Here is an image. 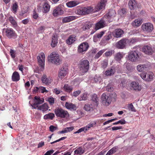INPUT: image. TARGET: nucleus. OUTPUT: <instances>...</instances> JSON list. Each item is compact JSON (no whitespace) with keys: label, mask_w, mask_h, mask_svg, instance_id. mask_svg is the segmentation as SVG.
Masks as SVG:
<instances>
[{"label":"nucleus","mask_w":155,"mask_h":155,"mask_svg":"<svg viewBox=\"0 0 155 155\" xmlns=\"http://www.w3.org/2000/svg\"><path fill=\"white\" fill-rule=\"evenodd\" d=\"M89 64V61L87 60H82L79 61L78 65L81 75H83L87 72L90 67Z\"/></svg>","instance_id":"obj_1"},{"label":"nucleus","mask_w":155,"mask_h":155,"mask_svg":"<svg viewBox=\"0 0 155 155\" xmlns=\"http://www.w3.org/2000/svg\"><path fill=\"white\" fill-rule=\"evenodd\" d=\"M48 59L49 61L56 65H59L61 62L59 55L55 52L52 53L48 56Z\"/></svg>","instance_id":"obj_2"},{"label":"nucleus","mask_w":155,"mask_h":155,"mask_svg":"<svg viewBox=\"0 0 155 155\" xmlns=\"http://www.w3.org/2000/svg\"><path fill=\"white\" fill-rule=\"evenodd\" d=\"M128 58L132 62L138 61L140 59L139 53L137 51H132L129 52Z\"/></svg>","instance_id":"obj_3"},{"label":"nucleus","mask_w":155,"mask_h":155,"mask_svg":"<svg viewBox=\"0 0 155 155\" xmlns=\"http://www.w3.org/2000/svg\"><path fill=\"white\" fill-rule=\"evenodd\" d=\"M54 112L56 116L58 117L64 118H67L69 116V115L67 111L61 108L55 109Z\"/></svg>","instance_id":"obj_4"},{"label":"nucleus","mask_w":155,"mask_h":155,"mask_svg":"<svg viewBox=\"0 0 155 155\" xmlns=\"http://www.w3.org/2000/svg\"><path fill=\"white\" fill-rule=\"evenodd\" d=\"M93 11V7H82L77 10V13L79 15H84L91 13Z\"/></svg>","instance_id":"obj_5"},{"label":"nucleus","mask_w":155,"mask_h":155,"mask_svg":"<svg viewBox=\"0 0 155 155\" xmlns=\"http://www.w3.org/2000/svg\"><path fill=\"white\" fill-rule=\"evenodd\" d=\"M111 97L107 94L104 93L101 95L102 102L105 105L108 106L111 103Z\"/></svg>","instance_id":"obj_6"},{"label":"nucleus","mask_w":155,"mask_h":155,"mask_svg":"<svg viewBox=\"0 0 155 155\" xmlns=\"http://www.w3.org/2000/svg\"><path fill=\"white\" fill-rule=\"evenodd\" d=\"M107 2L106 0H101L99 2L94 6V8H93V11L92 13H94L98 12L104 8Z\"/></svg>","instance_id":"obj_7"},{"label":"nucleus","mask_w":155,"mask_h":155,"mask_svg":"<svg viewBox=\"0 0 155 155\" xmlns=\"http://www.w3.org/2000/svg\"><path fill=\"white\" fill-rule=\"evenodd\" d=\"M4 30L5 33V35L9 38H15L17 35L15 31L12 29L8 28L4 29Z\"/></svg>","instance_id":"obj_8"},{"label":"nucleus","mask_w":155,"mask_h":155,"mask_svg":"<svg viewBox=\"0 0 155 155\" xmlns=\"http://www.w3.org/2000/svg\"><path fill=\"white\" fill-rule=\"evenodd\" d=\"M141 28L144 31L148 33L151 32L153 29V25L150 22L143 24Z\"/></svg>","instance_id":"obj_9"},{"label":"nucleus","mask_w":155,"mask_h":155,"mask_svg":"<svg viewBox=\"0 0 155 155\" xmlns=\"http://www.w3.org/2000/svg\"><path fill=\"white\" fill-rule=\"evenodd\" d=\"M128 42V39L126 38H123L117 43L116 47L118 49H124L126 47L127 44Z\"/></svg>","instance_id":"obj_10"},{"label":"nucleus","mask_w":155,"mask_h":155,"mask_svg":"<svg viewBox=\"0 0 155 155\" xmlns=\"http://www.w3.org/2000/svg\"><path fill=\"white\" fill-rule=\"evenodd\" d=\"M89 47V45L86 42H84L78 46V51L79 53H83L86 51Z\"/></svg>","instance_id":"obj_11"},{"label":"nucleus","mask_w":155,"mask_h":155,"mask_svg":"<svg viewBox=\"0 0 155 155\" xmlns=\"http://www.w3.org/2000/svg\"><path fill=\"white\" fill-rule=\"evenodd\" d=\"M38 62L40 65L44 68L45 65V55L44 53H41L37 57Z\"/></svg>","instance_id":"obj_12"},{"label":"nucleus","mask_w":155,"mask_h":155,"mask_svg":"<svg viewBox=\"0 0 155 155\" xmlns=\"http://www.w3.org/2000/svg\"><path fill=\"white\" fill-rule=\"evenodd\" d=\"M68 68L66 66H64L61 68L59 70L58 77L61 79H62L64 77L67 73Z\"/></svg>","instance_id":"obj_13"},{"label":"nucleus","mask_w":155,"mask_h":155,"mask_svg":"<svg viewBox=\"0 0 155 155\" xmlns=\"http://www.w3.org/2000/svg\"><path fill=\"white\" fill-rule=\"evenodd\" d=\"M64 12L62 7L61 6H58L54 10L53 15L54 16L56 17L58 15L63 14Z\"/></svg>","instance_id":"obj_14"},{"label":"nucleus","mask_w":155,"mask_h":155,"mask_svg":"<svg viewBox=\"0 0 155 155\" xmlns=\"http://www.w3.org/2000/svg\"><path fill=\"white\" fill-rule=\"evenodd\" d=\"M124 33V32L122 29L117 28L115 29L113 32V35L114 37L118 38L122 37Z\"/></svg>","instance_id":"obj_15"},{"label":"nucleus","mask_w":155,"mask_h":155,"mask_svg":"<svg viewBox=\"0 0 155 155\" xmlns=\"http://www.w3.org/2000/svg\"><path fill=\"white\" fill-rule=\"evenodd\" d=\"M141 78L146 81H149L152 79V74L150 73L147 74L145 73H142L140 74Z\"/></svg>","instance_id":"obj_16"},{"label":"nucleus","mask_w":155,"mask_h":155,"mask_svg":"<svg viewBox=\"0 0 155 155\" xmlns=\"http://www.w3.org/2000/svg\"><path fill=\"white\" fill-rule=\"evenodd\" d=\"M44 102V99L43 98H41L40 97L35 96L34 99V106H36V107H38V105L39 104H42Z\"/></svg>","instance_id":"obj_17"},{"label":"nucleus","mask_w":155,"mask_h":155,"mask_svg":"<svg viewBox=\"0 0 155 155\" xmlns=\"http://www.w3.org/2000/svg\"><path fill=\"white\" fill-rule=\"evenodd\" d=\"M105 21L103 19H101L95 25V29L96 30L104 27L106 25Z\"/></svg>","instance_id":"obj_18"},{"label":"nucleus","mask_w":155,"mask_h":155,"mask_svg":"<svg viewBox=\"0 0 155 155\" xmlns=\"http://www.w3.org/2000/svg\"><path fill=\"white\" fill-rule=\"evenodd\" d=\"M128 5L129 8L131 10H134L137 8V2L135 0H130Z\"/></svg>","instance_id":"obj_19"},{"label":"nucleus","mask_w":155,"mask_h":155,"mask_svg":"<svg viewBox=\"0 0 155 155\" xmlns=\"http://www.w3.org/2000/svg\"><path fill=\"white\" fill-rule=\"evenodd\" d=\"M143 52L146 54L148 55H151L153 52L152 48L149 45H145L142 48Z\"/></svg>","instance_id":"obj_20"},{"label":"nucleus","mask_w":155,"mask_h":155,"mask_svg":"<svg viewBox=\"0 0 155 155\" xmlns=\"http://www.w3.org/2000/svg\"><path fill=\"white\" fill-rule=\"evenodd\" d=\"M115 67H112L108 68L105 72L104 74L106 76H110L113 75L115 72Z\"/></svg>","instance_id":"obj_21"},{"label":"nucleus","mask_w":155,"mask_h":155,"mask_svg":"<svg viewBox=\"0 0 155 155\" xmlns=\"http://www.w3.org/2000/svg\"><path fill=\"white\" fill-rule=\"evenodd\" d=\"M80 3L79 1L77 0L71 1L66 3V5L69 8H72L76 6Z\"/></svg>","instance_id":"obj_22"},{"label":"nucleus","mask_w":155,"mask_h":155,"mask_svg":"<svg viewBox=\"0 0 155 155\" xmlns=\"http://www.w3.org/2000/svg\"><path fill=\"white\" fill-rule=\"evenodd\" d=\"M131 87L134 90L140 91L141 89V87L139 86L138 82H133L131 83Z\"/></svg>","instance_id":"obj_23"},{"label":"nucleus","mask_w":155,"mask_h":155,"mask_svg":"<svg viewBox=\"0 0 155 155\" xmlns=\"http://www.w3.org/2000/svg\"><path fill=\"white\" fill-rule=\"evenodd\" d=\"M41 80L43 83L46 84H49L52 82L51 79L50 78H47L46 75H44L41 78Z\"/></svg>","instance_id":"obj_24"},{"label":"nucleus","mask_w":155,"mask_h":155,"mask_svg":"<svg viewBox=\"0 0 155 155\" xmlns=\"http://www.w3.org/2000/svg\"><path fill=\"white\" fill-rule=\"evenodd\" d=\"M57 36L56 35H54L52 38L51 46L52 47H54L56 46L58 43Z\"/></svg>","instance_id":"obj_25"},{"label":"nucleus","mask_w":155,"mask_h":155,"mask_svg":"<svg viewBox=\"0 0 155 155\" xmlns=\"http://www.w3.org/2000/svg\"><path fill=\"white\" fill-rule=\"evenodd\" d=\"M84 152V150L82 147H79L74 150V155H81Z\"/></svg>","instance_id":"obj_26"},{"label":"nucleus","mask_w":155,"mask_h":155,"mask_svg":"<svg viewBox=\"0 0 155 155\" xmlns=\"http://www.w3.org/2000/svg\"><path fill=\"white\" fill-rule=\"evenodd\" d=\"M142 21L141 19H135L132 23V26L134 27H138L142 23Z\"/></svg>","instance_id":"obj_27"},{"label":"nucleus","mask_w":155,"mask_h":155,"mask_svg":"<svg viewBox=\"0 0 155 155\" xmlns=\"http://www.w3.org/2000/svg\"><path fill=\"white\" fill-rule=\"evenodd\" d=\"M12 79L14 81H17L20 80V76L17 72L15 71L13 73Z\"/></svg>","instance_id":"obj_28"},{"label":"nucleus","mask_w":155,"mask_h":155,"mask_svg":"<svg viewBox=\"0 0 155 155\" xmlns=\"http://www.w3.org/2000/svg\"><path fill=\"white\" fill-rule=\"evenodd\" d=\"M75 18L76 17L75 16H69L63 18L62 20V21L63 23L68 22L74 20Z\"/></svg>","instance_id":"obj_29"},{"label":"nucleus","mask_w":155,"mask_h":155,"mask_svg":"<svg viewBox=\"0 0 155 155\" xmlns=\"http://www.w3.org/2000/svg\"><path fill=\"white\" fill-rule=\"evenodd\" d=\"M75 36L73 35L70 36L66 40V42L67 43L70 45L72 44L75 41Z\"/></svg>","instance_id":"obj_30"},{"label":"nucleus","mask_w":155,"mask_h":155,"mask_svg":"<svg viewBox=\"0 0 155 155\" xmlns=\"http://www.w3.org/2000/svg\"><path fill=\"white\" fill-rule=\"evenodd\" d=\"M48 105L46 103H44V104L38 107V109L42 110L43 112L44 113L48 109Z\"/></svg>","instance_id":"obj_31"},{"label":"nucleus","mask_w":155,"mask_h":155,"mask_svg":"<svg viewBox=\"0 0 155 155\" xmlns=\"http://www.w3.org/2000/svg\"><path fill=\"white\" fill-rule=\"evenodd\" d=\"M91 99L95 105H98L99 99L96 94H93L91 96Z\"/></svg>","instance_id":"obj_32"},{"label":"nucleus","mask_w":155,"mask_h":155,"mask_svg":"<svg viewBox=\"0 0 155 155\" xmlns=\"http://www.w3.org/2000/svg\"><path fill=\"white\" fill-rule=\"evenodd\" d=\"M84 109L87 111H91L93 110V105L92 104H85L84 107Z\"/></svg>","instance_id":"obj_33"},{"label":"nucleus","mask_w":155,"mask_h":155,"mask_svg":"<svg viewBox=\"0 0 155 155\" xmlns=\"http://www.w3.org/2000/svg\"><path fill=\"white\" fill-rule=\"evenodd\" d=\"M116 15V13L115 11L114 10H111L109 11L107 17L108 18H113Z\"/></svg>","instance_id":"obj_34"},{"label":"nucleus","mask_w":155,"mask_h":155,"mask_svg":"<svg viewBox=\"0 0 155 155\" xmlns=\"http://www.w3.org/2000/svg\"><path fill=\"white\" fill-rule=\"evenodd\" d=\"M50 8V6L46 2H45L44 4L43 5V8L44 10L43 12L46 13L49 11Z\"/></svg>","instance_id":"obj_35"},{"label":"nucleus","mask_w":155,"mask_h":155,"mask_svg":"<svg viewBox=\"0 0 155 155\" xmlns=\"http://www.w3.org/2000/svg\"><path fill=\"white\" fill-rule=\"evenodd\" d=\"M64 89L65 91L70 93L73 90V87L71 86L65 84L64 86Z\"/></svg>","instance_id":"obj_36"},{"label":"nucleus","mask_w":155,"mask_h":155,"mask_svg":"<svg viewBox=\"0 0 155 155\" xmlns=\"http://www.w3.org/2000/svg\"><path fill=\"white\" fill-rule=\"evenodd\" d=\"M123 57L122 53L119 52L116 53L114 57V59L117 61H120Z\"/></svg>","instance_id":"obj_37"},{"label":"nucleus","mask_w":155,"mask_h":155,"mask_svg":"<svg viewBox=\"0 0 155 155\" xmlns=\"http://www.w3.org/2000/svg\"><path fill=\"white\" fill-rule=\"evenodd\" d=\"M147 67L146 65L144 64H140L137 66V68L138 71L142 72L144 71Z\"/></svg>","instance_id":"obj_38"},{"label":"nucleus","mask_w":155,"mask_h":155,"mask_svg":"<svg viewBox=\"0 0 155 155\" xmlns=\"http://www.w3.org/2000/svg\"><path fill=\"white\" fill-rule=\"evenodd\" d=\"M92 24L91 23H87L82 27V29L84 31L88 30L90 29V28L92 26Z\"/></svg>","instance_id":"obj_39"},{"label":"nucleus","mask_w":155,"mask_h":155,"mask_svg":"<svg viewBox=\"0 0 155 155\" xmlns=\"http://www.w3.org/2000/svg\"><path fill=\"white\" fill-rule=\"evenodd\" d=\"M66 108L68 109H75L76 107L75 105L72 103L66 102L65 104Z\"/></svg>","instance_id":"obj_40"},{"label":"nucleus","mask_w":155,"mask_h":155,"mask_svg":"<svg viewBox=\"0 0 155 155\" xmlns=\"http://www.w3.org/2000/svg\"><path fill=\"white\" fill-rule=\"evenodd\" d=\"M54 117V114L53 113H50L45 115L44 117L45 119H52Z\"/></svg>","instance_id":"obj_41"},{"label":"nucleus","mask_w":155,"mask_h":155,"mask_svg":"<svg viewBox=\"0 0 155 155\" xmlns=\"http://www.w3.org/2000/svg\"><path fill=\"white\" fill-rule=\"evenodd\" d=\"M8 20L14 27H16L17 26V23L13 17L12 16L9 17Z\"/></svg>","instance_id":"obj_42"},{"label":"nucleus","mask_w":155,"mask_h":155,"mask_svg":"<svg viewBox=\"0 0 155 155\" xmlns=\"http://www.w3.org/2000/svg\"><path fill=\"white\" fill-rule=\"evenodd\" d=\"M117 148L116 147H114L110 150L106 155H110L114 153L117 151Z\"/></svg>","instance_id":"obj_43"},{"label":"nucleus","mask_w":155,"mask_h":155,"mask_svg":"<svg viewBox=\"0 0 155 155\" xmlns=\"http://www.w3.org/2000/svg\"><path fill=\"white\" fill-rule=\"evenodd\" d=\"M87 94L86 93H84L78 97V99L80 101H85L87 99Z\"/></svg>","instance_id":"obj_44"},{"label":"nucleus","mask_w":155,"mask_h":155,"mask_svg":"<svg viewBox=\"0 0 155 155\" xmlns=\"http://www.w3.org/2000/svg\"><path fill=\"white\" fill-rule=\"evenodd\" d=\"M94 81L96 83H100L101 82L102 79L100 77L96 75L94 77Z\"/></svg>","instance_id":"obj_45"},{"label":"nucleus","mask_w":155,"mask_h":155,"mask_svg":"<svg viewBox=\"0 0 155 155\" xmlns=\"http://www.w3.org/2000/svg\"><path fill=\"white\" fill-rule=\"evenodd\" d=\"M126 123V121L124 119H121L120 120L118 121L117 122L114 123L113 125L117 124H124Z\"/></svg>","instance_id":"obj_46"},{"label":"nucleus","mask_w":155,"mask_h":155,"mask_svg":"<svg viewBox=\"0 0 155 155\" xmlns=\"http://www.w3.org/2000/svg\"><path fill=\"white\" fill-rule=\"evenodd\" d=\"M12 7V10L15 13L17 11V9L18 8V6L17 2H15L13 4Z\"/></svg>","instance_id":"obj_47"},{"label":"nucleus","mask_w":155,"mask_h":155,"mask_svg":"<svg viewBox=\"0 0 155 155\" xmlns=\"http://www.w3.org/2000/svg\"><path fill=\"white\" fill-rule=\"evenodd\" d=\"M48 101L50 105H52L54 103V99L53 97H50L48 98Z\"/></svg>","instance_id":"obj_48"},{"label":"nucleus","mask_w":155,"mask_h":155,"mask_svg":"<svg viewBox=\"0 0 155 155\" xmlns=\"http://www.w3.org/2000/svg\"><path fill=\"white\" fill-rule=\"evenodd\" d=\"M128 109L129 110H131L132 111H135V109L133 105L132 104H129L128 105Z\"/></svg>","instance_id":"obj_49"},{"label":"nucleus","mask_w":155,"mask_h":155,"mask_svg":"<svg viewBox=\"0 0 155 155\" xmlns=\"http://www.w3.org/2000/svg\"><path fill=\"white\" fill-rule=\"evenodd\" d=\"M104 51V50H102L99 51L96 55L95 58H98L102 55V54Z\"/></svg>","instance_id":"obj_50"},{"label":"nucleus","mask_w":155,"mask_h":155,"mask_svg":"<svg viewBox=\"0 0 155 155\" xmlns=\"http://www.w3.org/2000/svg\"><path fill=\"white\" fill-rule=\"evenodd\" d=\"M10 53L12 58H14L15 57V51H14L12 49H11L10 50Z\"/></svg>","instance_id":"obj_51"},{"label":"nucleus","mask_w":155,"mask_h":155,"mask_svg":"<svg viewBox=\"0 0 155 155\" xmlns=\"http://www.w3.org/2000/svg\"><path fill=\"white\" fill-rule=\"evenodd\" d=\"M107 62L106 61H103L101 64V66L103 68H105L107 67Z\"/></svg>","instance_id":"obj_52"},{"label":"nucleus","mask_w":155,"mask_h":155,"mask_svg":"<svg viewBox=\"0 0 155 155\" xmlns=\"http://www.w3.org/2000/svg\"><path fill=\"white\" fill-rule=\"evenodd\" d=\"M39 91H41L42 93H43L44 92H47L48 91L45 87H39Z\"/></svg>","instance_id":"obj_53"},{"label":"nucleus","mask_w":155,"mask_h":155,"mask_svg":"<svg viewBox=\"0 0 155 155\" xmlns=\"http://www.w3.org/2000/svg\"><path fill=\"white\" fill-rule=\"evenodd\" d=\"M57 129V127L53 125H51L49 127V130L51 132H54Z\"/></svg>","instance_id":"obj_54"},{"label":"nucleus","mask_w":155,"mask_h":155,"mask_svg":"<svg viewBox=\"0 0 155 155\" xmlns=\"http://www.w3.org/2000/svg\"><path fill=\"white\" fill-rule=\"evenodd\" d=\"M81 93L80 90H78L73 93V95L75 97L78 96Z\"/></svg>","instance_id":"obj_55"},{"label":"nucleus","mask_w":155,"mask_h":155,"mask_svg":"<svg viewBox=\"0 0 155 155\" xmlns=\"http://www.w3.org/2000/svg\"><path fill=\"white\" fill-rule=\"evenodd\" d=\"M32 16L33 18L35 19H37L38 17V14L35 11L33 12Z\"/></svg>","instance_id":"obj_56"},{"label":"nucleus","mask_w":155,"mask_h":155,"mask_svg":"<svg viewBox=\"0 0 155 155\" xmlns=\"http://www.w3.org/2000/svg\"><path fill=\"white\" fill-rule=\"evenodd\" d=\"M137 41V39L135 38H132L130 40L128 39V42L130 43L134 44Z\"/></svg>","instance_id":"obj_57"},{"label":"nucleus","mask_w":155,"mask_h":155,"mask_svg":"<svg viewBox=\"0 0 155 155\" xmlns=\"http://www.w3.org/2000/svg\"><path fill=\"white\" fill-rule=\"evenodd\" d=\"M104 34V32L103 31H102L101 32H100L99 33L97 34L96 35H95V36L98 38H101L102 36H103V35Z\"/></svg>","instance_id":"obj_58"},{"label":"nucleus","mask_w":155,"mask_h":155,"mask_svg":"<svg viewBox=\"0 0 155 155\" xmlns=\"http://www.w3.org/2000/svg\"><path fill=\"white\" fill-rule=\"evenodd\" d=\"M66 138V137H62L61 138H60V139H59L58 140H57L54 142H51V144H53L54 143H56L57 142H59L61 140H64V139H65Z\"/></svg>","instance_id":"obj_59"},{"label":"nucleus","mask_w":155,"mask_h":155,"mask_svg":"<svg viewBox=\"0 0 155 155\" xmlns=\"http://www.w3.org/2000/svg\"><path fill=\"white\" fill-rule=\"evenodd\" d=\"M54 151L53 150H50L47 151L44 155H51L54 152Z\"/></svg>","instance_id":"obj_60"},{"label":"nucleus","mask_w":155,"mask_h":155,"mask_svg":"<svg viewBox=\"0 0 155 155\" xmlns=\"http://www.w3.org/2000/svg\"><path fill=\"white\" fill-rule=\"evenodd\" d=\"M29 22V19L26 18L21 21V23L25 25L27 24Z\"/></svg>","instance_id":"obj_61"},{"label":"nucleus","mask_w":155,"mask_h":155,"mask_svg":"<svg viewBox=\"0 0 155 155\" xmlns=\"http://www.w3.org/2000/svg\"><path fill=\"white\" fill-rule=\"evenodd\" d=\"M106 89L107 91L111 92L113 91V88L110 85H108L106 87Z\"/></svg>","instance_id":"obj_62"},{"label":"nucleus","mask_w":155,"mask_h":155,"mask_svg":"<svg viewBox=\"0 0 155 155\" xmlns=\"http://www.w3.org/2000/svg\"><path fill=\"white\" fill-rule=\"evenodd\" d=\"M83 131H84L85 132H86V131H85V130L84 128V127L81 128L80 129H79L78 131H77L75 132L74 133H75V134L79 133H80Z\"/></svg>","instance_id":"obj_63"},{"label":"nucleus","mask_w":155,"mask_h":155,"mask_svg":"<svg viewBox=\"0 0 155 155\" xmlns=\"http://www.w3.org/2000/svg\"><path fill=\"white\" fill-rule=\"evenodd\" d=\"M111 38V36L110 35H109L107 36H105L104 37V39L106 41H108Z\"/></svg>","instance_id":"obj_64"}]
</instances>
